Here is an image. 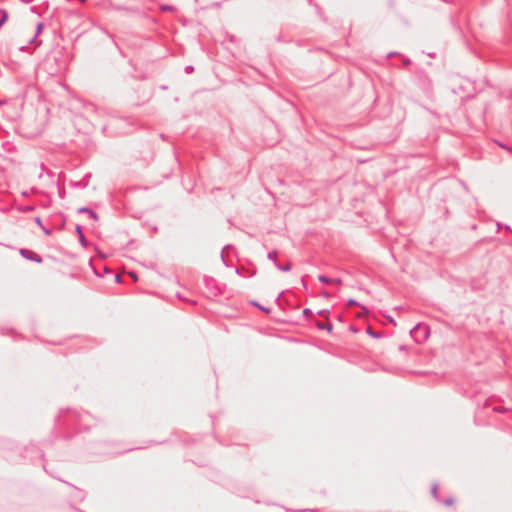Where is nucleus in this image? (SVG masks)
Listing matches in <instances>:
<instances>
[{
  "instance_id": "423d86ee",
  "label": "nucleus",
  "mask_w": 512,
  "mask_h": 512,
  "mask_svg": "<svg viewBox=\"0 0 512 512\" xmlns=\"http://www.w3.org/2000/svg\"><path fill=\"white\" fill-rule=\"evenodd\" d=\"M368 334H369L370 336H372V337H375V338H378V337H379V335H376V334L371 330V328H369V329H368Z\"/></svg>"
},
{
  "instance_id": "0eeeda50",
  "label": "nucleus",
  "mask_w": 512,
  "mask_h": 512,
  "mask_svg": "<svg viewBox=\"0 0 512 512\" xmlns=\"http://www.w3.org/2000/svg\"><path fill=\"white\" fill-rule=\"evenodd\" d=\"M129 275L133 278L134 281L138 280V276L134 272H129Z\"/></svg>"
},
{
  "instance_id": "f8f14e48",
  "label": "nucleus",
  "mask_w": 512,
  "mask_h": 512,
  "mask_svg": "<svg viewBox=\"0 0 512 512\" xmlns=\"http://www.w3.org/2000/svg\"><path fill=\"white\" fill-rule=\"evenodd\" d=\"M260 308H261L262 310H264L266 313H269V311H270V310H269V309H267L266 307H263V308H262V307H260Z\"/></svg>"
},
{
  "instance_id": "7ed1b4c3",
  "label": "nucleus",
  "mask_w": 512,
  "mask_h": 512,
  "mask_svg": "<svg viewBox=\"0 0 512 512\" xmlns=\"http://www.w3.org/2000/svg\"><path fill=\"white\" fill-rule=\"evenodd\" d=\"M318 327L320 329H327L328 331H331L332 330V326L330 324H322V323H318Z\"/></svg>"
},
{
  "instance_id": "9d476101",
  "label": "nucleus",
  "mask_w": 512,
  "mask_h": 512,
  "mask_svg": "<svg viewBox=\"0 0 512 512\" xmlns=\"http://www.w3.org/2000/svg\"><path fill=\"white\" fill-rule=\"evenodd\" d=\"M445 503H446V505H451V504L453 503V500H452V499H449V500H447Z\"/></svg>"
},
{
  "instance_id": "ddd939ff",
  "label": "nucleus",
  "mask_w": 512,
  "mask_h": 512,
  "mask_svg": "<svg viewBox=\"0 0 512 512\" xmlns=\"http://www.w3.org/2000/svg\"><path fill=\"white\" fill-rule=\"evenodd\" d=\"M77 232H78L80 235H82V232H81V230H80V227H77Z\"/></svg>"
},
{
  "instance_id": "f257e3e1",
  "label": "nucleus",
  "mask_w": 512,
  "mask_h": 512,
  "mask_svg": "<svg viewBox=\"0 0 512 512\" xmlns=\"http://www.w3.org/2000/svg\"><path fill=\"white\" fill-rule=\"evenodd\" d=\"M318 279L323 283L335 284L337 286H340L342 284V280L339 278L332 279V278H327L325 276H319Z\"/></svg>"
},
{
  "instance_id": "f03ea898",
  "label": "nucleus",
  "mask_w": 512,
  "mask_h": 512,
  "mask_svg": "<svg viewBox=\"0 0 512 512\" xmlns=\"http://www.w3.org/2000/svg\"><path fill=\"white\" fill-rule=\"evenodd\" d=\"M42 27L43 26H42L41 23H36V25H35V33L33 35V38H35L40 33Z\"/></svg>"
},
{
  "instance_id": "1a4fd4ad",
  "label": "nucleus",
  "mask_w": 512,
  "mask_h": 512,
  "mask_svg": "<svg viewBox=\"0 0 512 512\" xmlns=\"http://www.w3.org/2000/svg\"><path fill=\"white\" fill-rule=\"evenodd\" d=\"M115 280H116L117 282H120V281H121V276H120V275H116Z\"/></svg>"
},
{
  "instance_id": "6e6552de",
  "label": "nucleus",
  "mask_w": 512,
  "mask_h": 512,
  "mask_svg": "<svg viewBox=\"0 0 512 512\" xmlns=\"http://www.w3.org/2000/svg\"><path fill=\"white\" fill-rule=\"evenodd\" d=\"M356 304H357V302L354 299L349 300V305L350 306L356 305Z\"/></svg>"
},
{
  "instance_id": "20e7f679",
  "label": "nucleus",
  "mask_w": 512,
  "mask_h": 512,
  "mask_svg": "<svg viewBox=\"0 0 512 512\" xmlns=\"http://www.w3.org/2000/svg\"><path fill=\"white\" fill-rule=\"evenodd\" d=\"M83 211H84V212L89 213V215H90V216H91L95 221H98L99 217H98V215H97V214H95V213H94V212H92V211L85 210V209H84Z\"/></svg>"
},
{
  "instance_id": "9b49d317",
  "label": "nucleus",
  "mask_w": 512,
  "mask_h": 512,
  "mask_svg": "<svg viewBox=\"0 0 512 512\" xmlns=\"http://www.w3.org/2000/svg\"><path fill=\"white\" fill-rule=\"evenodd\" d=\"M260 308H261L262 310H264L266 313H269V311H270V310H269V309H267L266 307H263V308H262V307H260Z\"/></svg>"
},
{
  "instance_id": "39448f33",
  "label": "nucleus",
  "mask_w": 512,
  "mask_h": 512,
  "mask_svg": "<svg viewBox=\"0 0 512 512\" xmlns=\"http://www.w3.org/2000/svg\"><path fill=\"white\" fill-rule=\"evenodd\" d=\"M25 27H26L25 23H22V24L20 25V27H19V33H20L21 35H23V32H24V28H25Z\"/></svg>"
}]
</instances>
